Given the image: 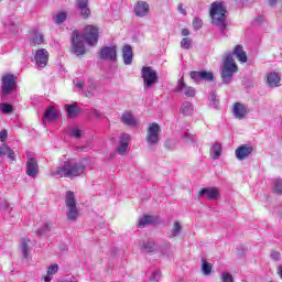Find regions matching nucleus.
<instances>
[{"instance_id": "f257e3e1", "label": "nucleus", "mask_w": 282, "mask_h": 282, "mask_svg": "<svg viewBox=\"0 0 282 282\" xmlns=\"http://www.w3.org/2000/svg\"><path fill=\"white\" fill-rule=\"evenodd\" d=\"M83 39H85L86 43L89 45H96V43H98V28L94 25H86L83 35L78 31L73 32L72 52L73 54H76V56H83L86 52Z\"/></svg>"}, {"instance_id": "f03ea898", "label": "nucleus", "mask_w": 282, "mask_h": 282, "mask_svg": "<svg viewBox=\"0 0 282 282\" xmlns=\"http://www.w3.org/2000/svg\"><path fill=\"white\" fill-rule=\"evenodd\" d=\"M87 159L75 162V161H65L63 165L56 167L51 172L52 177H80L85 174L87 169Z\"/></svg>"}, {"instance_id": "7ed1b4c3", "label": "nucleus", "mask_w": 282, "mask_h": 282, "mask_svg": "<svg viewBox=\"0 0 282 282\" xmlns=\"http://www.w3.org/2000/svg\"><path fill=\"white\" fill-rule=\"evenodd\" d=\"M227 10L224 2H213L210 8V17L213 25H216L218 30H226Z\"/></svg>"}, {"instance_id": "20e7f679", "label": "nucleus", "mask_w": 282, "mask_h": 282, "mask_svg": "<svg viewBox=\"0 0 282 282\" xmlns=\"http://www.w3.org/2000/svg\"><path fill=\"white\" fill-rule=\"evenodd\" d=\"M65 206L67 219L69 221H76L80 217V212L78 210V203L76 202V194L74 192H66Z\"/></svg>"}, {"instance_id": "39448f33", "label": "nucleus", "mask_w": 282, "mask_h": 282, "mask_svg": "<svg viewBox=\"0 0 282 282\" xmlns=\"http://www.w3.org/2000/svg\"><path fill=\"white\" fill-rule=\"evenodd\" d=\"M237 69V63H235L232 54H228L225 57L224 66L221 68V78L226 85H228L230 80H232V76H235Z\"/></svg>"}, {"instance_id": "423d86ee", "label": "nucleus", "mask_w": 282, "mask_h": 282, "mask_svg": "<svg viewBox=\"0 0 282 282\" xmlns=\"http://www.w3.org/2000/svg\"><path fill=\"white\" fill-rule=\"evenodd\" d=\"M160 140H162V128L155 122L149 123L145 135L147 143L149 147H155L160 144Z\"/></svg>"}, {"instance_id": "0eeeda50", "label": "nucleus", "mask_w": 282, "mask_h": 282, "mask_svg": "<svg viewBox=\"0 0 282 282\" xmlns=\"http://www.w3.org/2000/svg\"><path fill=\"white\" fill-rule=\"evenodd\" d=\"M2 96H8L17 89V77L12 74H4L1 78Z\"/></svg>"}, {"instance_id": "6e6552de", "label": "nucleus", "mask_w": 282, "mask_h": 282, "mask_svg": "<svg viewBox=\"0 0 282 282\" xmlns=\"http://www.w3.org/2000/svg\"><path fill=\"white\" fill-rule=\"evenodd\" d=\"M141 78H143L144 87H152L158 83V73L149 66H143L141 70Z\"/></svg>"}, {"instance_id": "1a4fd4ad", "label": "nucleus", "mask_w": 282, "mask_h": 282, "mask_svg": "<svg viewBox=\"0 0 282 282\" xmlns=\"http://www.w3.org/2000/svg\"><path fill=\"white\" fill-rule=\"evenodd\" d=\"M34 61L37 67H46L50 61V53L45 48H40L35 52Z\"/></svg>"}, {"instance_id": "9d476101", "label": "nucleus", "mask_w": 282, "mask_h": 282, "mask_svg": "<svg viewBox=\"0 0 282 282\" xmlns=\"http://www.w3.org/2000/svg\"><path fill=\"white\" fill-rule=\"evenodd\" d=\"M100 58H102L104 61H116V58H118L116 45L104 46L100 50Z\"/></svg>"}, {"instance_id": "9b49d317", "label": "nucleus", "mask_w": 282, "mask_h": 282, "mask_svg": "<svg viewBox=\"0 0 282 282\" xmlns=\"http://www.w3.org/2000/svg\"><path fill=\"white\" fill-rule=\"evenodd\" d=\"M26 175H29V177H36V175H39V162H36V159L28 158Z\"/></svg>"}, {"instance_id": "f8f14e48", "label": "nucleus", "mask_w": 282, "mask_h": 282, "mask_svg": "<svg viewBox=\"0 0 282 282\" xmlns=\"http://www.w3.org/2000/svg\"><path fill=\"white\" fill-rule=\"evenodd\" d=\"M232 113L238 120H243L248 115V107L241 102H236L232 108Z\"/></svg>"}, {"instance_id": "ddd939ff", "label": "nucleus", "mask_w": 282, "mask_h": 282, "mask_svg": "<svg viewBox=\"0 0 282 282\" xmlns=\"http://www.w3.org/2000/svg\"><path fill=\"white\" fill-rule=\"evenodd\" d=\"M191 78L193 80H195V83H199V80H208V82H213V73L210 72H206V70H202V72H192L191 73Z\"/></svg>"}, {"instance_id": "4468645a", "label": "nucleus", "mask_w": 282, "mask_h": 282, "mask_svg": "<svg viewBox=\"0 0 282 282\" xmlns=\"http://www.w3.org/2000/svg\"><path fill=\"white\" fill-rule=\"evenodd\" d=\"M176 91H181L187 98H195V88L187 86L182 78L176 87Z\"/></svg>"}, {"instance_id": "2eb2a0df", "label": "nucleus", "mask_w": 282, "mask_h": 282, "mask_svg": "<svg viewBox=\"0 0 282 282\" xmlns=\"http://www.w3.org/2000/svg\"><path fill=\"white\" fill-rule=\"evenodd\" d=\"M58 118V110L54 106H48L44 112L43 123L47 124V122H54Z\"/></svg>"}, {"instance_id": "dca6fc26", "label": "nucleus", "mask_w": 282, "mask_h": 282, "mask_svg": "<svg viewBox=\"0 0 282 282\" xmlns=\"http://www.w3.org/2000/svg\"><path fill=\"white\" fill-rule=\"evenodd\" d=\"M129 142H131V137L127 133L121 134L119 145L117 148V153H119V155H124V153H127Z\"/></svg>"}, {"instance_id": "f3484780", "label": "nucleus", "mask_w": 282, "mask_h": 282, "mask_svg": "<svg viewBox=\"0 0 282 282\" xmlns=\"http://www.w3.org/2000/svg\"><path fill=\"white\" fill-rule=\"evenodd\" d=\"M150 7L145 1H138L134 6V14L135 17H147L149 15Z\"/></svg>"}, {"instance_id": "a211bd4d", "label": "nucleus", "mask_w": 282, "mask_h": 282, "mask_svg": "<svg viewBox=\"0 0 282 282\" xmlns=\"http://www.w3.org/2000/svg\"><path fill=\"white\" fill-rule=\"evenodd\" d=\"M236 158L237 160L243 161L247 158H249L252 153V147H248V145H240L237 150H236Z\"/></svg>"}, {"instance_id": "6ab92c4d", "label": "nucleus", "mask_w": 282, "mask_h": 282, "mask_svg": "<svg viewBox=\"0 0 282 282\" xmlns=\"http://www.w3.org/2000/svg\"><path fill=\"white\" fill-rule=\"evenodd\" d=\"M267 85L269 87H279V85H281V75L276 72L268 73Z\"/></svg>"}, {"instance_id": "aec40b11", "label": "nucleus", "mask_w": 282, "mask_h": 282, "mask_svg": "<svg viewBox=\"0 0 282 282\" xmlns=\"http://www.w3.org/2000/svg\"><path fill=\"white\" fill-rule=\"evenodd\" d=\"M205 195L207 199H217L219 197V189L217 187H205L200 189L199 196L204 197Z\"/></svg>"}, {"instance_id": "412c9836", "label": "nucleus", "mask_w": 282, "mask_h": 282, "mask_svg": "<svg viewBox=\"0 0 282 282\" xmlns=\"http://www.w3.org/2000/svg\"><path fill=\"white\" fill-rule=\"evenodd\" d=\"M77 8L84 19L89 18L91 11L89 10V0H77Z\"/></svg>"}, {"instance_id": "4be33fe9", "label": "nucleus", "mask_w": 282, "mask_h": 282, "mask_svg": "<svg viewBox=\"0 0 282 282\" xmlns=\"http://www.w3.org/2000/svg\"><path fill=\"white\" fill-rule=\"evenodd\" d=\"M122 56L124 65H131L133 63V50L131 45L127 44L123 46Z\"/></svg>"}, {"instance_id": "5701e85b", "label": "nucleus", "mask_w": 282, "mask_h": 282, "mask_svg": "<svg viewBox=\"0 0 282 282\" xmlns=\"http://www.w3.org/2000/svg\"><path fill=\"white\" fill-rule=\"evenodd\" d=\"M30 246H32V241L28 238H23L20 246L23 259H30Z\"/></svg>"}, {"instance_id": "b1692460", "label": "nucleus", "mask_w": 282, "mask_h": 282, "mask_svg": "<svg viewBox=\"0 0 282 282\" xmlns=\"http://www.w3.org/2000/svg\"><path fill=\"white\" fill-rule=\"evenodd\" d=\"M43 41H44L43 33L39 31H34L30 37V45H32V47H36V45H43Z\"/></svg>"}, {"instance_id": "393cba45", "label": "nucleus", "mask_w": 282, "mask_h": 282, "mask_svg": "<svg viewBox=\"0 0 282 282\" xmlns=\"http://www.w3.org/2000/svg\"><path fill=\"white\" fill-rule=\"evenodd\" d=\"M234 56L238 58L240 63H248V55L243 51V46L237 45L234 50Z\"/></svg>"}, {"instance_id": "a878e982", "label": "nucleus", "mask_w": 282, "mask_h": 282, "mask_svg": "<svg viewBox=\"0 0 282 282\" xmlns=\"http://www.w3.org/2000/svg\"><path fill=\"white\" fill-rule=\"evenodd\" d=\"M121 122H123V124H127L128 127H135L138 124V121H135L131 112H124L121 116Z\"/></svg>"}, {"instance_id": "bb28decb", "label": "nucleus", "mask_w": 282, "mask_h": 282, "mask_svg": "<svg viewBox=\"0 0 282 282\" xmlns=\"http://www.w3.org/2000/svg\"><path fill=\"white\" fill-rule=\"evenodd\" d=\"M142 252H153L155 250V242L152 239L143 240L140 245Z\"/></svg>"}, {"instance_id": "cd10ccee", "label": "nucleus", "mask_w": 282, "mask_h": 282, "mask_svg": "<svg viewBox=\"0 0 282 282\" xmlns=\"http://www.w3.org/2000/svg\"><path fill=\"white\" fill-rule=\"evenodd\" d=\"M158 221V218L154 216L145 215L139 220V228H144V226H149L151 224H155Z\"/></svg>"}, {"instance_id": "c85d7f7f", "label": "nucleus", "mask_w": 282, "mask_h": 282, "mask_svg": "<svg viewBox=\"0 0 282 282\" xmlns=\"http://www.w3.org/2000/svg\"><path fill=\"white\" fill-rule=\"evenodd\" d=\"M210 158L212 160H219L221 158V144L216 143L210 148Z\"/></svg>"}, {"instance_id": "c756f323", "label": "nucleus", "mask_w": 282, "mask_h": 282, "mask_svg": "<svg viewBox=\"0 0 282 282\" xmlns=\"http://www.w3.org/2000/svg\"><path fill=\"white\" fill-rule=\"evenodd\" d=\"M182 232V224L180 221H174L171 231L169 232V238L174 239V237L180 236Z\"/></svg>"}, {"instance_id": "7c9ffc66", "label": "nucleus", "mask_w": 282, "mask_h": 282, "mask_svg": "<svg viewBox=\"0 0 282 282\" xmlns=\"http://www.w3.org/2000/svg\"><path fill=\"white\" fill-rule=\"evenodd\" d=\"M4 26L9 28L12 34H17V32H19V22H17V20H7L4 22Z\"/></svg>"}, {"instance_id": "2f4dec72", "label": "nucleus", "mask_w": 282, "mask_h": 282, "mask_svg": "<svg viewBox=\"0 0 282 282\" xmlns=\"http://www.w3.org/2000/svg\"><path fill=\"white\" fill-rule=\"evenodd\" d=\"M56 272H58V264H51L47 268V274H46V276H44V281L51 282L53 274H56Z\"/></svg>"}, {"instance_id": "473e14b6", "label": "nucleus", "mask_w": 282, "mask_h": 282, "mask_svg": "<svg viewBox=\"0 0 282 282\" xmlns=\"http://www.w3.org/2000/svg\"><path fill=\"white\" fill-rule=\"evenodd\" d=\"M53 20H54V23H56V25H61V23H65V21H67V12L65 11L58 12L53 17Z\"/></svg>"}, {"instance_id": "72a5a7b5", "label": "nucleus", "mask_w": 282, "mask_h": 282, "mask_svg": "<svg viewBox=\"0 0 282 282\" xmlns=\"http://www.w3.org/2000/svg\"><path fill=\"white\" fill-rule=\"evenodd\" d=\"M52 230V224L44 223L41 225V227L36 230V236L42 237V235H46V232H50Z\"/></svg>"}, {"instance_id": "f704fd0d", "label": "nucleus", "mask_w": 282, "mask_h": 282, "mask_svg": "<svg viewBox=\"0 0 282 282\" xmlns=\"http://www.w3.org/2000/svg\"><path fill=\"white\" fill-rule=\"evenodd\" d=\"M202 270H203V274H205V276H208L213 272V264L208 263V261H206V259L203 258Z\"/></svg>"}, {"instance_id": "c9c22d12", "label": "nucleus", "mask_w": 282, "mask_h": 282, "mask_svg": "<svg viewBox=\"0 0 282 282\" xmlns=\"http://www.w3.org/2000/svg\"><path fill=\"white\" fill-rule=\"evenodd\" d=\"M181 112L184 116H191L193 113V104L188 101L183 102V105L181 106Z\"/></svg>"}, {"instance_id": "e433bc0d", "label": "nucleus", "mask_w": 282, "mask_h": 282, "mask_svg": "<svg viewBox=\"0 0 282 282\" xmlns=\"http://www.w3.org/2000/svg\"><path fill=\"white\" fill-rule=\"evenodd\" d=\"M66 111L68 113V118H76L78 115V108L76 106H66Z\"/></svg>"}, {"instance_id": "4c0bfd02", "label": "nucleus", "mask_w": 282, "mask_h": 282, "mask_svg": "<svg viewBox=\"0 0 282 282\" xmlns=\"http://www.w3.org/2000/svg\"><path fill=\"white\" fill-rule=\"evenodd\" d=\"M220 281L221 282H235V280L232 279V274H230L227 271H224L220 275Z\"/></svg>"}, {"instance_id": "58836bf2", "label": "nucleus", "mask_w": 282, "mask_h": 282, "mask_svg": "<svg viewBox=\"0 0 282 282\" xmlns=\"http://www.w3.org/2000/svg\"><path fill=\"white\" fill-rule=\"evenodd\" d=\"M192 25H193L194 30H202V28L204 25V21L199 18H194Z\"/></svg>"}, {"instance_id": "ea45409f", "label": "nucleus", "mask_w": 282, "mask_h": 282, "mask_svg": "<svg viewBox=\"0 0 282 282\" xmlns=\"http://www.w3.org/2000/svg\"><path fill=\"white\" fill-rule=\"evenodd\" d=\"M273 191H274V193H282V180L281 178H276L275 181H273Z\"/></svg>"}, {"instance_id": "a19ab883", "label": "nucleus", "mask_w": 282, "mask_h": 282, "mask_svg": "<svg viewBox=\"0 0 282 282\" xmlns=\"http://www.w3.org/2000/svg\"><path fill=\"white\" fill-rule=\"evenodd\" d=\"M160 279H162V272L155 270L150 275V282H160Z\"/></svg>"}, {"instance_id": "79ce46f5", "label": "nucleus", "mask_w": 282, "mask_h": 282, "mask_svg": "<svg viewBox=\"0 0 282 282\" xmlns=\"http://www.w3.org/2000/svg\"><path fill=\"white\" fill-rule=\"evenodd\" d=\"M191 45H193V40L188 37H184L181 41V47H183V50H189Z\"/></svg>"}, {"instance_id": "37998d69", "label": "nucleus", "mask_w": 282, "mask_h": 282, "mask_svg": "<svg viewBox=\"0 0 282 282\" xmlns=\"http://www.w3.org/2000/svg\"><path fill=\"white\" fill-rule=\"evenodd\" d=\"M0 111H2V113H11L12 106L10 104H0Z\"/></svg>"}, {"instance_id": "c03bdc74", "label": "nucleus", "mask_w": 282, "mask_h": 282, "mask_svg": "<svg viewBox=\"0 0 282 282\" xmlns=\"http://www.w3.org/2000/svg\"><path fill=\"white\" fill-rule=\"evenodd\" d=\"M183 140H185V142H195V137H193V134L185 132L183 135Z\"/></svg>"}, {"instance_id": "a18cd8bd", "label": "nucleus", "mask_w": 282, "mask_h": 282, "mask_svg": "<svg viewBox=\"0 0 282 282\" xmlns=\"http://www.w3.org/2000/svg\"><path fill=\"white\" fill-rule=\"evenodd\" d=\"M6 155L9 160H17V156L14 155V151L10 150V148L7 147V152H6Z\"/></svg>"}, {"instance_id": "49530a36", "label": "nucleus", "mask_w": 282, "mask_h": 282, "mask_svg": "<svg viewBox=\"0 0 282 282\" xmlns=\"http://www.w3.org/2000/svg\"><path fill=\"white\" fill-rule=\"evenodd\" d=\"M209 100H210V102H212V105H213L214 107H217V104H218L219 101L217 100V96H216L215 94H212V95L209 96Z\"/></svg>"}, {"instance_id": "de8ad7c7", "label": "nucleus", "mask_w": 282, "mask_h": 282, "mask_svg": "<svg viewBox=\"0 0 282 282\" xmlns=\"http://www.w3.org/2000/svg\"><path fill=\"white\" fill-rule=\"evenodd\" d=\"M166 149L173 150L175 149V142L173 140L165 141Z\"/></svg>"}, {"instance_id": "09e8293b", "label": "nucleus", "mask_w": 282, "mask_h": 282, "mask_svg": "<svg viewBox=\"0 0 282 282\" xmlns=\"http://www.w3.org/2000/svg\"><path fill=\"white\" fill-rule=\"evenodd\" d=\"M271 259H273V261H279L281 259V253L278 251H273L271 253Z\"/></svg>"}, {"instance_id": "8fccbe9b", "label": "nucleus", "mask_w": 282, "mask_h": 282, "mask_svg": "<svg viewBox=\"0 0 282 282\" xmlns=\"http://www.w3.org/2000/svg\"><path fill=\"white\" fill-rule=\"evenodd\" d=\"M72 135H73V138H80L82 132H80V130H78V128H74L72 130Z\"/></svg>"}, {"instance_id": "3c124183", "label": "nucleus", "mask_w": 282, "mask_h": 282, "mask_svg": "<svg viewBox=\"0 0 282 282\" xmlns=\"http://www.w3.org/2000/svg\"><path fill=\"white\" fill-rule=\"evenodd\" d=\"M8 138V131L2 130L0 132V142H3Z\"/></svg>"}, {"instance_id": "603ef678", "label": "nucleus", "mask_w": 282, "mask_h": 282, "mask_svg": "<svg viewBox=\"0 0 282 282\" xmlns=\"http://www.w3.org/2000/svg\"><path fill=\"white\" fill-rule=\"evenodd\" d=\"M74 85L77 87V89H83V87H85V82L77 80L74 83Z\"/></svg>"}, {"instance_id": "864d4df0", "label": "nucleus", "mask_w": 282, "mask_h": 282, "mask_svg": "<svg viewBox=\"0 0 282 282\" xmlns=\"http://www.w3.org/2000/svg\"><path fill=\"white\" fill-rule=\"evenodd\" d=\"M7 152H8V147L1 145V147H0V158H1L2 155H6Z\"/></svg>"}, {"instance_id": "5fc2aeb1", "label": "nucleus", "mask_w": 282, "mask_h": 282, "mask_svg": "<svg viewBox=\"0 0 282 282\" xmlns=\"http://www.w3.org/2000/svg\"><path fill=\"white\" fill-rule=\"evenodd\" d=\"M188 34H191V31H188V29L182 30V36H188Z\"/></svg>"}, {"instance_id": "6e6d98bb", "label": "nucleus", "mask_w": 282, "mask_h": 282, "mask_svg": "<svg viewBox=\"0 0 282 282\" xmlns=\"http://www.w3.org/2000/svg\"><path fill=\"white\" fill-rule=\"evenodd\" d=\"M177 9H178V12H181V14H186V10H184V8L182 7V4H180V6L177 7Z\"/></svg>"}, {"instance_id": "4d7b16f0", "label": "nucleus", "mask_w": 282, "mask_h": 282, "mask_svg": "<svg viewBox=\"0 0 282 282\" xmlns=\"http://www.w3.org/2000/svg\"><path fill=\"white\" fill-rule=\"evenodd\" d=\"M276 1L279 0H269V6H276Z\"/></svg>"}, {"instance_id": "13d9d810", "label": "nucleus", "mask_w": 282, "mask_h": 282, "mask_svg": "<svg viewBox=\"0 0 282 282\" xmlns=\"http://www.w3.org/2000/svg\"><path fill=\"white\" fill-rule=\"evenodd\" d=\"M94 115H95V116H100V111L95 110V111H94Z\"/></svg>"}]
</instances>
